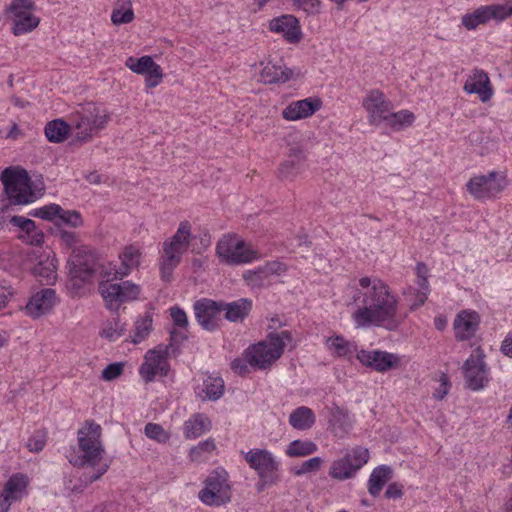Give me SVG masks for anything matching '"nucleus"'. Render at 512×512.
<instances>
[{"label":"nucleus","instance_id":"nucleus-55","mask_svg":"<svg viewBox=\"0 0 512 512\" xmlns=\"http://www.w3.org/2000/svg\"><path fill=\"white\" fill-rule=\"evenodd\" d=\"M293 5L302 9L308 14H318L321 10V1L319 0H292Z\"/></svg>","mask_w":512,"mask_h":512},{"label":"nucleus","instance_id":"nucleus-10","mask_svg":"<svg viewBox=\"0 0 512 512\" xmlns=\"http://www.w3.org/2000/svg\"><path fill=\"white\" fill-rule=\"evenodd\" d=\"M244 458L264 484H275L279 481V462L270 451L251 449L244 453Z\"/></svg>","mask_w":512,"mask_h":512},{"label":"nucleus","instance_id":"nucleus-7","mask_svg":"<svg viewBox=\"0 0 512 512\" xmlns=\"http://www.w3.org/2000/svg\"><path fill=\"white\" fill-rule=\"evenodd\" d=\"M98 291L105 306L111 311H117L122 304L137 300L141 287L129 280L114 279L113 273L111 278L99 283Z\"/></svg>","mask_w":512,"mask_h":512},{"label":"nucleus","instance_id":"nucleus-38","mask_svg":"<svg viewBox=\"0 0 512 512\" xmlns=\"http://www.w3.org/2000/svg\"><path fill=\"white\" fill-rule=\"evenodd\" d=\"M349 455H345L337 460H335L330 467L329 475L333 479H337L340 481L353 478L358 470L354 469L349 465Z\"/></svg>","mask_w":512,"mask_h":512},{"label":"nucleus","instance_id":"nucleus-51","mask_svg":"<svg viewBox=\"0 0 512 512\" xmlns=\"http://www.w3.org/2000/svg\"><path fill=\"white\" fill-rule=\"evenodd\" d=\"M489 19L503 20L512 15V6L507 4H494L484 6Z\"/></svg>","mask_w":512,"mask_h":512},{"label":"nucleus","instance_id":"nucleus-27","mask_svg":"<svg viewBox=\"0 0 512 512\" xmlns=\"http://www.w3.org/2000/svg\"><path fill=\"white\" fill-rule=\"evenodd\" d=\"M222 312H225V319L229 322H243L252 309V300L240 298L233 302L221 301Z\"/></svg>","mask_w":512,"mask_h":512},{"label":"nucleus","instance_id":"nucleus-42","mask_svg":"<svg viewBox=\"0 0 512 512\" xmlns=\"http://www.w3.org/2000/svg\"><path fill=\"white\" fill-rule=\"evenodd\" d=\"M10 222L14 226V232L17 238L25 243L28 247L32 245V220L23 216H13Z\"/></svg>","mask_w":512,"mask_h":512},{"label":"nucleus","instance_id":"nucleus-31","mask_svg":"<svg viewBox=\"0 0 512 512\" xmlns=\"http://www.w3.org/2000/svg\"><path fill=\"white\" fill-rule=\"evenodd\" d=\"M327 349L336 357L350 359L359 351L357 344L346 340L342 335H335L326 339Z\"/></svg>","mask_w":512,"mask_h":512},{"label":"nucleus","instance_id":"nucleus-40","mask_svg":"<svg viewBox=\"0 0 512 512\" xmlns=\"http://www.w3.org/2000/svg\"><path fill=\"white\" fill-rule=\"evenodd\" d=\"M135 18L132 2L125 0L117 1L111 14V21L114 25L131 23Z\"/></svg>","mask_w":512,"mask_h":512},{"label":"nucleus","instance_id":"nucleus-25","mask_svg":"<svg viewBox=\"0 0 512 512\" xmlns=\"http://www.w3.org/2000/svg\"><path fill=\"white\" fill-rule=\"evenodd\" d=\"M121 265L115 269L114 279L122 280L128 276L134 268L140 265L141 251L136 245L125 246L122 252L119 254Z\"/></svg>","mask_w":512,"mask_h":512},{"label":"nucleus","instance_id":"nucleus-12","mask_svg":"<svg viewBox=\"0 0 512 512\" xmlns=\"http://www.w3.org/2000/svg\"><path fill=\"white\" fill-rule=\"evenodd\" d=\"M175 355L173 344L159 345L149 350L145 355V362L140 366L139 372L145 382H151L156 375L167 376L169 363L167 357Z\"/></svg>","mask_w":512,"mask_h":512},{"label":"nucleus","instance_id":"nucleus-43","mask_svg":"<svg viewBox=\"0 0 512 512\" xmlns=\"http://www.w3.org/2000/svg\"><path fill=\"white\" fill-rule=\"evenodd\" d=\"M415 120L414 114L409 110H401L398 112H389L387 119L384 121L394 131H399L405 127L412 125Z\"/></svg>","mask_w":512,"mask_h":512},{"label":"nucleus","instance_id":"nucleus-57","mask_svg":"<svg viewBox=\"0 0 512 512\" xmlns=\"http://www.w3.org/2000/svg\"><path fill=\"white\" fill-rule=\"evenodd\" d=\"M170 316L173 324L179 329H186L188 326V318L185 311L178 306L170 308Z\"/></svg>","mask_w":512,"mask_h":512},{"label":"nucleus","instance_id":"nucleus-50","mask_svg":"<svg viewBox=\"0 0 512 512\" xmlns=\"http://www.w3.org/2000/svg\"><path fill=\"white\" fill-rule=\"evenodd\" d=\"M253 368L252 360L247 355V349H245L241 355L231 362V369L240 376L247 375L250 372V368Z\"/></svg>","mask_w":512,"mask_h":512},{"label":"nucleus","instance_id":"nucleus-24","mask_svg":"<svg viewBox=\"0 0 512 512\" xmlns=\"http://www.w3.org/2000/svg\"><path fill=\"white\" fill-rule=\"evenodd\" d=\"M271 31L281 33L290 43H297L301 39V29L298 19L293 15H283L270 22Z\"/></svg>","mask_w":512,"mask_h":512},{"label":"nucleus","instance_id":"nucleus-49","mask_svg":"<svg viewBox=\"0 0 512 512\" xmlns=\"http://www.w3.org/2000/svg\"><path fill=\"white\" fill-rule=\"evenodd\" d=\"M144 433L148 438L158 443H166L170 439V434L160 424L156 423H147Z\"/></svg>","mask_w":512,"mask_h":512},{"label":"nucleus","instance_id":"nucleus-61","mask_svg":"<svg viewBox=\"0 0 512 512\" xmlns=\"http://www.w3.org/2000/svg\"><path fill=\"white\" fill-rule=\"evenodd\" d=\"M449 380L445 375L441 377V384L439 388L434 392L433 396L437 399H443L448 393Z\"/></svg>","mask_w":512,"mask_h":512},{"label":"nucleus","instance_id":"nucleus-41","mask_svg":"<svg viewBox=\"0 0 512 512\" xmlns=\"http://www.w3.org/2000/svg\"><path fill=\"white\" fill-rule=\"evenodd\" d=\"M303 161L304 156L302 150L293 149V154H291L289 158L280 165V176L285 179L294 177L299 172Z\"/></svg>","mask_w":512,"mask_h":512},{"label":"nucleus","instance_id":"nucleus-45","mask_svg":"<svg viewBox=\"0 0 512 512\" xmlns=\"http://www.w3.org/2000/svg\"><path fill=\"white\" fill-rule=\"evenodd\" d=\"M205 397L209 400H218L224 393V381L220 377L208 376L203 382Z\"/></svg>","mask_w":512,"mask_h":512},{"label":"nucleus","instance_id":"nucleus-1","mask_svg":"<svg viewBox=\"0 0 512 512\" xmlns=\"http://www.w3.org/2000/svg\"><path fill=\"white\" fill-rule=\"evenodd\" d=\"M359 285L364 292L354 295V302L362 297V305L353 313L359 326L374 325L390 331L398 329L402 318L398 315V299L390 287L381 279L362 277Z\"/></svg>","mask_w":512,"mask_h":512},{"label":"nucleus","instance_id":"nucleus-28","mask_svg":"<svg viewBox=\"0 0 512 512\" xmlns=\"http://www.w3.org/2000/svg\"><path fill=\"white\" fill-rule=\"evenodd\" d=\"M478 324L479 317L475 312H461L454 321L456 338L462 341L470 338L477 331Z\"/></svg>","mask_w":512,"mask_h":512},{"label":"nucleus","instance_id":"nucleus-64","mask_svg":"<svg viewBox=\"0 0 512 512\" xmlns=\"http://www.w3.org/2000/svg\"><path fill=\"white\" fill-rule=\"evenodd\" d=\"M60 237L68 246H72L76 243V235L73 232L61 230Z\"/></svg>","mask_w":512,"mask_h":512},{"label":"nucleus","instance_id":"nucleus-21","mask_svg":"<svg viewBox=\"0 0 512 512\" xmlns=\"http://www.w3.org/2000/svg\"><path fill=\"white\" fill-rule=\"evenodd\" d=\"M126 66L136 74L145 75V82L148 88L156 87L163 78L161 66L148 55L140 58L129 57L126 60Z\"/></svg>","mask_w":512,"mask_h":512},{"label":"nucleus","instance_id":"nucleus-35","mask_svg":"<svg viewBox=\"0 0 512 512\" xmlns=\"http://www.w3.org/2000/svg\"><path fill=\"white\" fill-rule=\"evenodd\" d=\"M316 421L312 409L306 406H300L294 409L289 416V424L297 430H308Z\"/></svg>","mask_w":512,"mask_h":512},{"label":"nucleus","instance_id":"nucleus-20","mask_svg":"<svg viewBox=\"0 0 512 512\" xmlns=\"http://www.w3.org/2000/svg\"><path fill=\"white\" fill-rule=\"evenodd\" d=\"M221 312V301L203 298L194 303L195 318L204 330L214 331L219 328Z\"/></svg>","mask_w":512,"mask_h":512},{"label":"nucleus","instance_id":"nucleus-39","mask_svg":"<svg viewBox=\"0 0 512 512\" xmlns=\"http://www.w3.org/2000/svg\"><path fill=\"white\" fill-rule=\"evenodd\" d=\"M153 314L145 312L143 315L138 316L134 324V334L131 342L138 344L148 337L152 331Z\"/></svg>","mask_w":512,"mask_h":512},{"label":"nucleus","instance_id":"nucleus-37","mask_svg":"<svg viewBox=\"0 0 512 512\" xmlns=\"http://www.w3.org/2000/svg\"><path fill=\"white\" fill-rule=\"evenodd\" d=\"M26 486L27 479L23 475H13L6 483L4 493L1 496L11 504L25 494Z\"/></svg>","mask_w":512,"mask_h":512},{"label":"nucleus","instance_id":"nucleus-26","mask_svg":"<svg viewBox=\"0 0 512 512\" xmlns=\"http://www.w3.org/2000/svg\"><path fill=\"white\" fill-rule=\"evenodd\" d=\"M464 90L469 94H478L481 101L486 102L492 96L490 81L487 73L482 70H475L465 84Z\"/></svg>","mask_w":512,"mask_h":512},{"label":"nucleus","instance_id":"nucleus-17","mask_svg":"<svg viewBox=\"0 0 512 512\" xmlns=\"http://www.w3.org/2000/svg\"><path fill=\"white\" fill-rule=\"evenodd\" d=\"M287 267L280 261H268L263 266L248 270L243 274V280L251 289H261L271 284V277L285 273Z\"/></svg>","mask_w":512,"mask_h":512},{"label":"nucleus","instance_id":"nucleus-63","mask_svg":"<svg viewBox=\"0 0 512 512\" xmlns=\"http://www.w3.org/2000/svg\"><path fill=\"white\" fill-rule=\"evenodd\" d=\"M501 351L504 355L512 357V332H510L503 340Z\"/></svg>","mask_w":512,"mask_h":512},{"label":"nucleus","instance_id":"nucleus-5","mask_svg":"<svg viewBox=\"0 0 512 512\" xmlns=\"http://www.w3.org/2000/svg\"><path fill=\"white\" fill-rule=\"evenodd\" d=\"M292 341L291 332L283 330L270 332L266 339L250 345L247 355L252 360L253 368L265 370L270 368L283 354L284 348Z\"/></svg>","mask_w":512,"mask_h":512},{"label":"nucleus","instance_id":"nucleus-47","mask_svg":"<svg viewBox=\"0 0 512 512\" xmlns=\"http://www.w3.org/2000/svg\"><path fill=\"white\" fill-rule=\"evenodd\" d=\"M345 455H349V465L356 470H360L370 458L369 450L362 446H356L348 450Z\"/></svg>","mask_w":512,"mask_h":512},{"label":"nucleus","instance_id":"nucleus-58","mask_svg":"<svg viewBox=\"0 0 512 512\" xmlns=\"http://www.w3.org/2000/svg\"><path fill=\"white\" fill-rule=\"evenodd\" d=\"M323 460L320 457H313L303 462L298 470L295 471L296 475H302L310 472H316L320 469Z\"/></svg>","mask_w":512,"mask_h":512},{"label":"nucleus","instance_id":"nucleus-23","mask_svg":"<svg viewBox=\"0 0 512 512\" xmlns=\"http://www.w3.org/2000/svg\"><path fill=\"white\" fill-rule=\"evenodd\" d=\"M322 106L321 99L309 97L290 103L282 112L286 120L295 121L312 116Z\"/></svg>","mask_w":512,"mask_h":512},{"label":"nucleus","instance_id":"nucleus-62","mask_svg":"<svg viewBox=\"0 0 512 512\" xmlns=\"http://www.w3.org/2000/svg\"><path fill=\"white\" fill-rule=\"evenodd\" d=\"M45 185L43 181V176H36L34 179V200L40 198L44 195Z\"/></svg>","mask_w":512,"mask_h":512},{"label":"nucleus","instance_id":"nucleus-36","mask_svg":"<svg viewBox=\"0 0 512 512\" xmlns=\"http://www.w3.org/2000/svg\"><path fill=\"white\" fill-rule=\"evenodd\" d=\"M329 426L335 436L344 437L351 429L352 422L347 412L340 407H335L332 410Z\"/></svg>","mask_w":512,"mask_h":512},{"label":"nucleus","instance_id":"nucleus-59","mask_svg":"<svg viewBox=\"0 0 512 512\" xmlns=\"http://www.w3.org/2000/svg\"><path fill=\"white\" fill-rule=\"evenodd\" d=\"M188 335L186 332L180 330L173 329L170 332V343L173 344L175 349V355L179 352L178 344L182 343L183 341L187 340Z\"/></svg>","mask_w":512,"mask_h":512},{"label":"nucleus","instance_id":"nucleus-56","mask_svg":"<svg viewBox=\"0 0 512 512\" xmlns=\"http://www.w3.org/2000/svg\"><path fill=\"white\" fill-rule=\"evenodd\" d=\"M14 293L15 291L10 284L0 282V312L8 307L14 297Z\"/></svg>","mask_w":512,"mask_h":512},{"label":"nucleus","instance_id":"nucleus-15","mask_svg":"<svg viewBox=\"0 0 512 512\" xmlns=\"http://www.w3.org/2000/svg\"><path fill=\"white\" fill-rule=\"evenodd\" d=\"M357 360L366 368L379 373H385L400 366L398 355L382 350L361 349L356 354Z\"/></svg>","mask_w":512,"mask_h":512},{"label":"nucleus","instance_id":"nucleus-9","mask_svg":"<svg viewBox=\"0 0 512 512\" xmlns=\"http://www.w3.org/2000/svg\"><path fill=\"white\" fill-rule=\"evenodd\" d=\"M198 496L208 506H221L230 502L231 487L227 472L224 469L212 471L206 478L205 486Z\"/></svg>","mask_w":512,"mask_h":512},{"label":"nucleus","instance_id":"nucleus-3","mask_svg":"<svg viewBox=\"0 0 512 512\" xmlns=\"http://www.w3.org/2000/svg\"><path fill=\"white\" fill-rule=\"evenodd\" d=\"M111 119L109 111L95 102L77 104L68 115L72 124L74 141L80 144L89 143Z\"/></svg>","mask_w":512,"mask_h":512},{"label":"nucleus","instance_id":"nucleus-6","mask_svg":"<svg viewBox=\"0 0 512 512\" xmlns=\"http://www.w3.org/2000/svg\"><path fill=\"white\" fill-rule=\"evenodd\" d=\"M3 200L6 206L27 205L32 199V188L28 172L20 166H10L0 173Z\"/></svg>","mask_w":512,"mask_h":512},{"label":"nucleus","instance_id":"nucleus-48","mask_svg":"<svg viewBox=\"0 0 512 512\" xmlns=\"http://www.w3.org/2000/svg\"><path fill=\"white\" fill-rule=\"evenodd\" d=\"M126 331L125 323L121 322L119 318H113L107 322L105 328L101 332V336L109 341H115L124 335Z\"/></svg>","mask_w":512,"mask_h":512},{"label":"nucleus","instance_id":"nucleus-22","mask_svg":"<svg viewBox=\"0 0 512 512\" xmlns=\"http://www.w3.org/2000/svg\"><path fill=\"white\" fill-rule=\"evenodd\" d=\"M465 381L469 389L477 391L483 389L488 383L487 369L484 356L479 354L471 356L465 361Z\"/></svg>","mask_w":512,"mask_h":512},{"label":"nucleus","instance_id":"nucleus-54","mask_svg":"<svg viewBox=\"0 0 512 512\" xmlns=\"http://www.w3.org/2000/svg\"><path fill=\"white\" fill-rule=\"evenodd\" d=\"M123 370H124V363L115 362V363L109 364L102 371L101 377L105 381H113L123 374Z\"/></svg>","mask_w":512,"mask_h":512},{"label":"nucleus","instance_id":"nucleus-46","mask_svg":"<svg viewBox=\"0 0 512 512\" xmlns=\"http://www.w3.org/2000/svg\"><path fill=\"white\" fill-rule=\"evenodd\" d=\"M489 16L484 6H481L474 10L472 13H467L462 17V25L467 30H473L481 24L488 22Z\"/></svg>","mask_w":512,"mask_h":512},{"label":"nucleus","instance_id":"nucleus-33","mask_svg":"<svg viewBox=\"0 0 512 512\" xmlns=\"http://www.w3.org/2000/svg\"><path fill=\"white\" fill-rule=\"evenodd\" d=\"M58 301L55 290L51 288L42 289L34 294V318L49 314Z\"/></svg>","mask_w":512,"mask_h":512},{"label":"nucleus","instance_id":"nucleus-18","mask_svg":"<svg viewBox=\"0 0 512 512\" xmlns=\"http://www.w3.org/2000/svg\"><path fill=\"white\" fill-rule=\"evenodd\" d=\"M31 247L21 249L14 247L10 252L0 256V268L14 277H24L31 268Z\"/></svg>","mask_w":512,"mask_h":512},{"label":"nucleus","instance_id":"nucleus-30","mask_svg":"<svg viewBox=\"0 0 512 512\" xmlns=\"http://www.w3.org/2000/svg\"><path fill=\"white\" fill-rule=\"evenodd\" d=\"M293 76L290 68L268 62L260 72L261 81L264 84H278L289 81Z\"/></svg>","mask_w":512,"mask_h":512},{"label":"nucleus","instance_id":"nucleus-19","mask_svg":"<svg viewBox=\"0 0 512 512\" xmlns=\"http://www.w3.org/2000/svg\"><path fill=\"white\" fill-rule=\"evenodd\" d=\"M7 16L12 21L13 34H26L32 29V0H13L7 8Z\"/></svg>","mask_w":512,"mask_h":512},{"label":"nucleus","instance_id":"nucleus-4","mask_svg":"<svg viewBox=\"0 0 512 512\" xmlns=\"http://www.w3.org/2000/svg\"><path fill=\"white\" fill-rule=\"evenodd\" d=\"M191 240V224L182 221L176 233L165 240L162 245L160 257V276L165 282H170L174 269L180 264Z\"/></svg>","mask_w":512,"mask_h":512},{"label":"nucleus","instance_id":"nucleus-52","mask_svg":"<svg viewBox=\"0 0 512 512\" xmlns=\"http://www.w3.org/2000/svg\"><path fill=\"white\" fill-rule=\"evenodd\" d=\"M62 212V207L58 204H49L41 208L34 209V217H38L44 220L53 221L56 217L58 218L59 213Z\"/></svg>","mask_w":512,"mask_h":512},{"label":"nucleus","instance_id":"nucleus-2","mask_svg":"<svg viewBox=\"0 0 512 512\" xmlns=\"http://www.w3.org/2000/svg\"><path fill=\"white\" fill-rule=\"evenodd\" d=\"M102 428L93 420H86L77 432L78 453L69 457L74 467L91 468L85 473L86 479L92 483L100 479L109 469L110 462L104 458L105 449L101 441Z\"/></svg>","mask_w":512,"mask_h":512},{"label":"nucleus","instance_id":"nucleus-60","mask_svg":"<svg viewBox=\"0 0 512 512\" xmlns=\"http://www.w3.org/2000/svg\"><path fill=\"white\" fill-rule=\"evenodd\" d=\"M403 496V485L393 482L390 483L385 491V497L388 499H399Z\"/></svg>","mask_w":512,"mask_h":512},{"label":"nucleus","instance_id":"nucleus-16","mask_svg":"<svg viewBox=\"0 0 512 512\" xmlns=\"http://www.w3.org/2000/svg\"><path fill=\"white\" fill-rule=\"evenodd\" d=\"M34 279L42 285H52L57 279V260L49 247L34 250Z\"/></svg>","mask_w":512,"mask_h":512},{"label":"nucleus","instance_id":"nucleus-53","mask_svg":"<svg viewBox=\"0 0 512 512\" xmlns=\"http://www.w3.org/2000/svg\"><path fill=\"white\" fill-rule=\"evenodd\" d=\"M58 218L65 224L74 228L80 227L83 224L80 213L76 210H63L59 213Z\"/></svg>","mask_w":512,"mask_h":512},{"label":"nucleus","instance_id":"nucleus-14","mask_svg":"<svg viewBox=\"0 0 512 512\" xmlns=\"http://www.w3.org/2000/svg\"><path fill=\"white\" fill-rule=\"evenodd\" d=\"M362 106L367 113L369 124L374 126L383 123L393 110L391 101L379 89L370 90L363 98Z\"/></svg>","mask_w":512,"mask_h":512},{"label":"nucleus","instance_id":"nucleus-44","mask_svg":"<svg viewBox=\"0 0 512 512\" xmlns=\"http://www.w3.org/2000/svg\"><path fill=\"white\" fill-rule=\"evenodd\" d=\"M317 449L318 447L313 441L297 439L288 445L286 455L289 457H305L315 453Z\"/></svg>","mask_w":512,"mask_h":512},{"label":"nucleus","instance_id":"nucleus-8","mask_svg":"<svg viewBox=\"0 0 512 512\" xmlns=\"http://www.w3.org/2000/svg\"><path fill=\"white\" fill-rule=\"evenodd\" d=\"M216 254L228 265L249 263L259 257L258 251L235 235H224L216 245Z\"/></svg>","mask_w":512,"mask_h":512},{"label":"nucleus","instance_id":"nucleus-34","mask_svg":"<svg viewBox=\"0 0 512 512\" xmlns=\"http://www.w3.org/2000/svg\"><path fill=\"white\" fill-rule=\"evenodd\" d=\"M210 428V419L204 414L197 413L184 423V435L188 439H194L209 431Z\"/></svg>","mask_w":512,"mask_h":512},{"label":"nucleus","instance_id":"nucleus-13","mask_svg":"<svg viewBox=\"0 0 512 512\" xmlns=\"http://www.w3.org/2000/svg\"><path fill=\"white\" fill-rule=\"evenodd\" d=\"M68 264L71 278L85 282L96 272L97 258L95 253L88 247H77L73 249Z\"/></svg>","mask_w":512,"mask_h":512},{"label":"nucleus","instance_id":"nucleus-11","mask_svg":"<svg viewBox=\"0 0 512 512\" xmlns=\"http://www.w3.org/2000/svg\"><path fill=\"white\" fill-rule=\"evenodd\" d=\"M508 185L504 174L492 171L487 175H479L471 178L466 184L468 192L475 199H490L496 197Z\"/></svg>","mask_w":512,"mask_h":512},{"label":"nucleus","instance_id":"nucleus-32","mask_svg":"<svg viewBox=\"0 0 512 512\" xmlns=\"http://www.w3.org/2000/svg\"><path fill=\"white\" fill-rule=\"evenodd\" d=\"M71 132H73L71 122L60 118L49 121L44 128L47 140L52 143L64 142Z\"/></svg>","mask_w":512,"mask_h":512},{"label":"nucleus","instance_id":"nucleus-29","mask_svg":"<svg viewBox=\"0 0 512 512\" xmlns=\"http://www.w3.org/2000/svg\"><path fill=\"white\" fill-rule=\"evenodd\" d=\"M393 469L388 465H379L375 467L368 479V492L371 496L377 497L383 487L392 479Z\"/></svg>","mask_w":512,"mask_h":512}]
</instances>
